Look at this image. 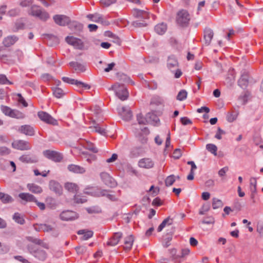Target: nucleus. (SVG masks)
Here are the masks:
<instances>
[{"mask_svg":"<svg viewBox=\"0 0 263 263\" xmlns=\"http://www.w3.org/2000/svg\"><path fill=\"white\" fill-rule=\"evenodd\" d=\"M20 13V10L18 8H14L10 10L8 12V14L10 16H15Z\"/></svg>","mask_w":263,"mask_h":263,"instance_id":"48","label":"nucleus"},{"mask_svg":"<svg viewBox=\"0 0 263 263\" xmlns=\"http://www.w3.org/2000/svg\"><path fill=\"white\" fill-rule=\"evenodd\" d=\"M214 33L212 30L210 28H206L204 31V39L205 44L206 45H210L213 37Z\"/></svg>","mask_w":263,"mask_h":263,"instance_id":"22","label":"nucleus"},{"mask_svg":"<svg viewBox=\"0 0 263 263\" xmlns=\"http://www.w3.org/2000/svg\"><path fill=\"white\" fill-rule=\"evenodd\" d=\"M85 193L87 194H90L91 195L95 197L105 196L110 200H112L114 197V196L109 193L108 191L100 189H94L90 192H85Z\"/></svg>","mask_w":263,"mask_h":263,"instance_id":"7","label":"nucleus"},{"mask_svg":"<svg viewBox=\"0 0 263 263\" xmlns=\"http://www.w3.org/2000/svg\"><path fill=\"white\" fill-rule=\"evenodd\" d=\"M1 109L5 115L11 118L22 119L25 117L23 112L17 109H13L7 106L1 105Z\"/></svg>","mask_w":263,"mask_h":263,"instance_id":"1","label":"nucleus"},{"mask_svg":"<svg viewBox=\"0 0 263 263\" xmlns=\"http://www.w3.org/2000/svg\"><path fill=\"white\" fill-rule=\"evenodd\" d=\"M118 158V155L116 154H113L111 157L106 160L107 163H111L116 161Z\"/></svg>","mask_w":263,"mask_h":263,"instance_id":"62","label":"nucleus"},{"mask_svg":"<svg viewBox=\"0 0 263 263\" xmlns=\"http://www.w3.org/2000/svg\"><path fill=\"white\" fill-rule=\"evenodd\" d=\"M17 96L18 97V102L22 104L24 107H27L28 106V104L24 99V98L22 97L21 94L17 93Z\"/></svg>","mask_w":263,"mask_h":263,"instance_id":"50","label":"nucleus"},{"mask_svg":"<svg viewBox=\"0 0 263 263\" xmlns=\"http://www.w3.org/2000/svg\"><path fill=\"white\" fill-rule=\"evenodd\" d=\"M223 203L222 201L216 198H213L212 199V208L213 209H217L222 207Z\"/></svg>","mask_w":263,"mask_h":263,"instance_id":"33","label":"nucleus"},{"mask_svg":"<svg viewBox=\"0 0 263 263\" xmlns=\"http://www.w3.org/2000/svg\"><path fill=\"white\" fill-rule=\"evenodd\" d=\"M70 66L74 68L76 70L83 71L84 68L83 65L76 62H71L69 63Z\"/></svg>","mask_w":263,"mask_h":263,"instance_id":"40","label":"nucleus"},{"mask_svg":"<svg viewBox=\"0 0 263 263\" xmlns=\"http://www.w3.org/2000/svg\"><path fill=\"white\" fill-rule=\"evenodd\" d=\"M167 137L165 143V148L164 152L167 153L168 151L171 147V134L170 130L167 129L166 131Z\"/></svg>","mask_w":263,"mask_h":263,"instance_id":"32","label":"nucleus"},{"mask_svg":"<svg viewBox=\"0 0 263 263\" xmlns=\"http://www.w3.org/2000/svg\"><path fill=\"white\" fill-rule=\"evenodd\" d=\"M2 201L4 203H7L13 201V199L11 196L8 194L4 193V196L2 198Z\"/></svg>","mask_w":263,"mask_h":263,"instance_id":"45","label":"nucleus"},{"mask_svg":"<svg viewBox=\"0 0 263 263\" xmlns=\"http://www.w3.org/2000/svg\"><path fill=\"white\" fill-rule=\"evenodd\" d=\"M29 14L32 16L37 17L43 21H46L49 18V14L48 12L41 10L39 6L36 5L31 6Z\"/></svg>","mask_w":263,"mask_h":263,"instance_id":"3","label":"nucleus"},{"mask_svg":"<svg viewBox=\"0 0 263 263\" xmlns=\"http://www.w3.org/2000/svg\"><path fill=\"white\" fill-rule=\"evenodd\" d=\"M18 132L26 136H32L34 135L35 131L32 126L30 125H24L21 126Z\"/></svg>","mask_w":263,"mask_h":263,"instance_id":"15","label":"nucleus"},{"mask_svg":"<svg viewBox=\"0 0 263 263\" xmlns=\"http://www.w3.org/2000/svg\"><path fill=\"white\" fill-rule=\"evenodd\" d=\"M14 258L15 259H16V260H18V261H21V262H22L23 263H31L28 260L24 258L22 256H15L14 257Z\"/></svg>","mask_w":263,"mask_h":263,"instance_id":"58","label":"nucleus"},{"mask_svg":"<svg viewBox=\"0 0 263 263\" xmlns=\"http://www.w3.org/2000/svg\"><path fill=\"white\" fill-rule=\"evenodd\" d=\"M176 180V176L174 175L168 176L165 181V185L166 186H171L173 184Z\"/></svg>","mask_w":263,"mask_h":263,"instance_id":"42","label":"nucleus"},{"mask_svg":"<svg viewBox=\"0 0 263 263\" xmlns=\"http://www.w3.org/2000/svg\"><path fill=\"white\" fill-rule=\"evenodd\" d=\"M49 189L58 195H61L62 193V187L61 185L55 181H50Z\"/></svg>","mask_w":263,"mask_h":263,"instance_id":"21","label":"nucleus"},{"mask_svg":"<svg viewBox=\"0 0 263 263\" xmlns=\"http://www.w3.org/2000/svg\"><path fill=\"white\" fill-rule=\"evenodd\" d=\"M24 24L22 23H15L14 28H13L14 31H17L19 29L23 28Z\"/></svg>","mask_w":263,"mask_h":263,"instance_id":"63","label":"nucleus"},{"mask_svg":"<svg viewBox=\"0 0 263 263\" xmlns=\"http://www.w3.org/2000/svg\"><path fill=\"white\" fill-rule=\"evenodd\" d=\"M110 89L114 90L116 96L122 101L126 100L128 97L127 90L123 85L116 84L111 86Z\"/></svg>","mask_w":263,"mask_h":263,"instance_id":"2","label":"nucleus"},{"mask_svg":"<svg viewBox=\"0 0 263 263\" xmlns=\"http://www.w3.org/2000/svg\"><path fill=\"white\" fill-rule=\"evenodd\" d=\"M187 95V91L184 89H182L180 90L178 93L177 96V99L180 101H183L186 98Z\"/></svg>","mask_w":263,"mask_h":263,"instance_id":"41","label":"nucleus"},{"mask_svg":"<svg viewBox=\"0 0 263 263\" xmlns=\"http://www.w3.org/2000/svg\"><path fill=\"white\" fill-rule=\"evenodd\" d=\"M180 121L183 125H187L189 124H192V121L187 117H182L180 119Z\"/></svg>","mask_w":263,"mask_h":263,"instance_id":"52","label":"nucleus"},{"mask_svg":"<svg viewBox=\"0 0 263 263\" xmlns=\"http://www.w3.org/2000/svg\"><path fill=\"white\" fill-rule=\"evenodd\" d=\"M13 218L16 222L19 224H23L24 223V219L18 213H15L13 215Z\"/></svg>","mask_w":263,"mask_h":263,"instance_id":"38","label":"nucleus"},{"mask_svg":"<svg viewBox=\"0 0 263 263\" xmlns=\"http://www.w3.org/2000/svg\"><path fill=\"white\" fill-rule=\"evenodd\" d=\"M76 251H77V253L79 254H82L86 252V247L84 246H79L75 248Z\"/></svg>","mask_w":263,"mask_h":263,"instance_id":"51","label":"nucleus"},{"mask_svg":"<svg viewBox=\"0 0 263 263\" xmlns=\"http://www.w3.org/2000/svg\"><path fill=\"white\" fill-rule=\"evenodd\" d=\"M238 115V113L236 111L228 112L227 115V119L228 121L232 122L237 119Z\"/></svg>","mask_w":263,"mask_h":263,"instance_id":"37","label":"nucleus"},{"mask_svg":"<svg viewBox=\"0 0 263 263\" xmlns=\"http://www.w3.org/2000/svg\"><path fill=\"white\" fill-rule=\"evenodd\" d=\"M33 3V0H20L19 5L22 7H26L30 6Z\"/></svg>","mask_w":263,"mask_h":263,"instance_id":"44","label":"nucleus"},{"mask_svg":"<svg viewBox=\"0 0 263 263\" xmlns=\"http://www.w3.org/2000/svg\"><path fill=\"white\" fill-rule=\"evenodd\" d=\"M27 187L30 192L34 194H39L43 192L42 188L40 186L34 183H28L27 185Z\"/></svg>","mask_w":263,"mask_h":263,"instance_id":"24","label":"nucleus"},{"mask_svg":"<svg viewBox=\"0 0 263 263\" xmlns=\"http://www.w3.org/2000/svg\"><path fill=\"white\" fill-rule=\"evenodd\" d=\"M133 14L134 16L138 19L139 21L147 20L149 18V13L144 10L134 9L133 10Z\"/></svg>","mask_w":263,"mask_h":263,"instance_id":"11","label":"nucleus"},{"mask_svg":"<svg viewBox=\"0 0 263 263\" xmlns=\"http://www.w3.org/2000/svg\"><path fill=\"white\" fill-rule=\"evenodd\" d=\"M10 149L5 146L0 147V155L6 156L10 153Z\"/></svg>","mask_w":263,"mask_h":263,"instance_id":"46","label":"nucleus"},{"mask_svg":"<svg viewBox=\"0 0 263 263\" xmlns=\"http://www.w3.org/2000/svg\"><path fill=\"white\" fill-rule=\"evenodd\" d=\"M167 67L172 71L175 70L178 67V62L176 58L171 55L168 57L167 60Z\"/></svg>","mask_w":263,"mask_h":263,"instance_id":"20","label":"nucleus"},{"mask_svg":"<svg viewBox=\"0 0 263 263\" xmlns=\"http://www.w3.org/2000/svg\"><path fill=\"white\" fill-rule=\"evenodd\" d=\"M12 146L14 148L21 151L29 150L31 148L28 142L22 140L14 141L12 143Z\"/></svg>","mask_w":263,"mask_h":263,"instance_id":"10","label":"nucleus"},{"mask_svg":"<svg viewBox=\"0 0 263 263\" xmlns=\"http://www.w3.org/2000/svg\"><path fill=\"white\" fill-rule=\"evenodd\" d=\"M13 83L10 81H9L6 76L4 74H0V84L4 85V84H12Z\"/></svg>","mask_w":263,"mask_h":263,"instance_id":"43","label":"nucleus"},{"mask_svg":"<svg viewBox=\"0 0 263 263\" xmlns=\"http://www.w3.org/2000/svg\"><path fill=\"white\" fill-rule=\"evenodd\" d=\"M60 218L63 220H72L78 218V215L76 212L73 211L68 210L63 211L60 214Z\"/></svg>","mask_w":263,"mask_h":263,"instance_id":"14","label":"nucleus"},{"mask_svg":"<svg viewBox=\"0 0 263 263\" xmlns=\"http://www.w3.org/2000/svg\"><path fill=\"white\" fill-rule=\"evenodd\" d=\"M173 157L175 159H179L181 157L182 155L181 151L180 149L177 148L176 149L173 153Z\"/></svg>","mask_w":263,"mask_h":263,"instance_id":"55","label":"nucleus"},{"mask_svg":"<svg viewBox=\"0 0 263 263\" xmlns=\"http://www.w3.org/2000/svg\"><path fill=\"white\" fill-rule=\"evenodd\" d=\"M43 153L46 157L55 162H60L63 158L61 154L55 151L46 150Z\"/></svg>","mask_w":263,"mask_h":263,"instance_id":"12","label":"nucleus"},{"mask_svg":"<svg viewBox=\"0 0 263 263\" xmlns=\"http://www.w3.org/2000/svg\"><path fill=\"white\" fill-rule=\"evenodd\" d=\"M78 234L83 235L81 239L83 240H86L93 236V232L91 231H85L81 230L78 232Z\"/></svg>","mask_w":263,"mask_h":263,"instance_id":"29","label":"nucleus"},{"mask_svg":"<svg viewBox=\"0 0 263 263\" xmlns=\"http://www.w3.org/2000/svg\"><path fill=\"white\" fill-rule=\"evenodd\" d=\"M53 19L56 24L61 26H65L70 22V18L65 15L56 14L53 16Z\"/></svg>","mask_w":263,"mask_h":263,"instance_id":"8","label":"nucleus"},{"mask_svg":"<svg viewBox=\"0 0 263 263\" xmlns=\"http://www.w3.org/2000/svg\"><path fill=\"white\" fill-rule=\"evenodd\" d=\"M115 65L116 64L114 62L108 64L107 67L104 69V71L107 72H109L110 70H112Z\"/></svg>","mask_w":263,"mask_h":263,"instance_id":"61","label":"nucleus"},{"mask_svg":"<svg viewBox=\"0 0 263 263\" xmlns=\"http://www.w3.org/2000/svg\"><path fill=\"white\" fill-rule=\"evenodd\" d=\"M41 120L47 124L55 125L58 124L57 121L53 118L49 114L44 111H39L37 113Z\"/></svg>","mask_w":263,"mask_h":263,"instance_id":"6","label":"nucleus"},{"mask_svg":"<svg viewBox=\"0 0 263 263\" xmlns=\"http://www.w3.org/2000/svg\"><path fill=\"white\" fill-rule=\"evenodd\" d=\"M190 253V250L189 249H184L181 251V254L180 255H178L176 258L179 257H184L185 256L187 255Z\"/></svg>","mask_w":263,"mask_h":263,"instance_id":"57","label":"nucleus"},{"mask_svg":"<svg viewBox=\"0 0 263 263\" xmlns=\"http://www.w3.org/2000/svg\"><path fill=\"white\" fill-rule=\"evenodd\" d=\"M166 25L164 23H161L155 26V30L159 34H163L166 30Z\"/></svg>","mask_w":263,"mask_h":263,"instance_id":"31","label":"nucleus"},{"mask_svg":"<svg viewBox=\"0 0 263 263\" xmlns=\"http://www.w3.org/2000/svg\"><path fill=\"white\" fill-rule=\"evenodd\" d=\"M238 85L242 88H246L248 84V79L245 76H241L238 81Z\"/></svg>","mask_w":263,"mask_h":263,"instance_id":"36","label":"nucleus"},{"mask_svg":"<svg viewBox=\"0 0 263 263\" xmlns=\"http://www.w3.org/2000/svg\"><path fill=\"white\" fill-rule=\"evenodd\" d=\"M122 235H123L121 232L115 233L111 238L108 241L107 244L111 246L117 245L122 237Z\"/></svg>","mask_w":263,"mask_h":263,"instance_id":"19","label":"nucleus"},{"mask_svg":"<svg viewBox=\"0 0 263 263\" xmlns=\"http://www.w3.org/2000/svg\"><path fill=\"white\" fill-rule=\"evenodd\" d=\"M35 256L40 259L44 260L46 258V253L44 251H41L36 253Z\"/></svg>","mask_w":263,"mask_h":263,"instance_id":"53","label":"nucleus"},{"mask_svg":"<svg viewBox=\"0 0 263 263\" xmlns=\"http://www.w3.org/2000/svg\"><path fill=\"white\" fill-rule=\"evenodd\" d=\"M190 20V15L187 11L181 10L178 12L176 20L179 25H185L189 23Z\"/></svg>","mask_w":263,"mask_h":263,"instance_id":"5","label":"nucleus"},{"mask_svg":"<svg viewBox=\"0 0 263 263\" xmlns=\"http://www.w3.org/2000/svg\"><path fill=\"white\" fill-rule=\"evenodd\" d=\"M68 169L69 171L74 173L83 174L85 172L84 168L74 164L69 165Z\"/></svg>","mask_w":263,"mask_h":263,"instance_id":"26","label":"nucleus"},{"mask_svg":"<svg viewBox=\"0 0 263 263\" xmlns=\"http://www.w3.org/2000/svg\"><path fill=\"white\" fill-rule=\"evenodd\" d=\"M119 114L124 120H130L132 117L130 110L126 107H121L118 109Z\"/></svg>","mask_w":263,"mask_h":263,"instance_id":"16","label":"nucleus"},{"mask_svg":"<svg viewBox=\"0 0 263 263\" xmlns=\"http://www.w3.org/2000/svg\"><path fill=\"white\" fill-rule=\"evenodd\" d=\"M71 28H77L79 30H81L82 29V25L80 24V23H79L77 22H73L71 24H70V27Z\"/></svg>","mask_w":263,"mask_h":263,"instance_id":"56","label":"nucleus"},{"mask_svg":"<svg viewBox=\"0 0 263 263\" xmlns=\"http://www.w3.org/2000/svg\"><path fill=\"white\" fill-rule=\"evenodd\" d=\"M116 1V0H101L100 3L103 6L108 7L115 3Z\"/></svg>","mask_w":263,"mask_h":263,"instance_id":"49","label":"nucleus"},{"mask_svg":"<svg viewBox=\"0 0 263 263\" xmlns=\"http://www.w3.org/2000/svg\"><path fill=\"white\" fill-rule=\"evenodd\" d=\"M257 231L261 236H263V224H258L257 226Z\"/></svg>","mask_w":263,"mask_h":263,"instance_id":"64","label":"nucleus"},{"mask_svg":"<svg viewBox=\"0 0 263 263\" xmlns=\"http://www.w3.org/2000/svg\"><path fill=\"white\" fill-rule=\"evenodd\" d=\"M228 171H229L228 166H224L223 168H221L218 171V175L220 177H223L225 176L226 173L228 172Z\"/></svg>","mask_w":263,"mask_h":263,"instance_id":"47","label":"nucleus"},{"mask_svg":"<svg viewBox=\"0 0 263 263\" xmlns=\"http://www.w3.org/2000/svg\"><path fill=\"white\" fill-rule=\"evenodd\" d=\"M17 40V37L14 35L9 36L6 38L3 41V43L5 46L9 47L15 43Z\"/></svg>","mask_w":263,"mask_h":263,"instance_id":"30","label":"nucleus"},{"mask_svg":"<svg viewBox=\"0 0 263 263\" xmlns=\"http://www.w3.org/2000/svg\"><path fill=\"white\" fill-rule=\"evenodd\" d=\"M52 90L54 96L58 98H61L64 95V91L60 88L54 87L52 88Z\"/></svg>","mask_w":263,"mask_h":263,"instance_id":"35","label":"nucleus"},{"mask_svg":"<svg viewBox=\"0 0 263 263\" xmlns=\"http://www.w3.org/2000/svg\"><path fill=\"white\" fill-rule=\"evenodd\" d=\"M20 160L24 163H35L37 161V159L35 155L31 154H25L21 156Z\"/></svg>","mask_w":263,"mask_h":263,"instance_id":"18","label":"nucleus"},{"mask_svg":"<svg viewBox=\"0 0 263 263\" xmlns=\"http://www.w3.org/2000/svg\"><path fill=\"white\" fill-rule=\"evenodd\" d=\"M172 223V220L169 218H167L165 219L162 223L159 225V226L158 228V231L161 232L163 229L165 227V226L167 225H171Z\"/></svg>","mask_w":263,"mask_h":263,"instance_id":"34","label":"nucleus"},{"mask_svg":"<svg viewBox=\"0 0 263 263\" xmlns=\"http://www.w3.org/2000/svg\"><path fill=\"white\" fill-rule=\"evenodd\" d=\"M18 197L25 202L36 201V198L33 195L28 193H21L19 194Z\"/></svg>","mask_w":263,"mask_h":263,"instance_id":"25","label":"nucleus"},{"mask_svg":"<svg viewBox=\"0 0 263 263\" xmlns=\"http://www.w3.org/2000/svg\"><path fill=\"white\" fill-rule=\"evenodd\" d=\"M41 229L44 231H45V232L51 231L52 230V228L50 226H49V225H47L46 224H42L41 226Z\"/></svg>","mask_w":263,"mask_h":263,"instance_id":"59","label":"nucleus"},{"mask_svg":"<svg viewBox=\"0 0 263 263\" xmlns=\"http://www.w3.org/2000/svg\"><path fill=\"white\" fill-rule=\"evenodd\" d=\"M65 41L68 44L73 46L75 48L82 49L83 48V43L79 39L72 36H68L66 37Z\"/></svg>","mask_w":263,"mask_h":263,"instance_id":"9","label":"nucleus"},{"mask_svg":"<svg viewBox=\"0 0 263 263\" xmlns=\"http://www.w3.org/2000/svg\"><path fill=\"white\" fill-rule=\"evenodd\" d=\"M62 80L65 83L74 85L77 87V90L80 93L82 92L83 89H89L90 88V86L86 83L68 77H62Z\"/></svg>","mask_w":263,"mask_h":263,"instance_id":"4","label":"nucleus"},{"mask_svg":"<svg viewBox=\"0 0 263 263\" xmlns=\"http://www.w3.org/2000/svg\"><path fill=\"white\" fill-rule=\"evenodd\" d=\"M134 241V236L132 235H129L126 237L124 240V249L125 250H130L133 246Z\"/></svg>","mask_w":263,"mask_h":263,"instance_id":"23","label":"nucleus"},{"mask_svg":"<svg viewBox=\"0 0 263 263\" xmlns=\"http://www.w3.org/2000/svg\"><path fill=\"white\" fill-rule=\"evenodd\" d=\"M65 188L68 191L71 193H76L79 190V186L76 183L67 182L65 184Z\"/></svg>","mask_w":263,"mask_h":263,"instance_id":"27","label":"nucleus"},{"mask_svg":"<svg viewBox=\"0 0 263 263\" xmlns=\"http://www.w3.org/2000/svg\"><path fill=\"white\" fill-rule=\"evenodd\" d=\"M206 149L215 156L217 155V147L213 144H208L206 145Z\"/></svg>","mask_w":263,"mask_h":263,"instance_id":"39","label":"nucleus"},{"mask_svg":"<svg viewBox=\"0 0 263 263\" xmlns=\"http://www.w3.org/2000/svg\"><path fill=\"white\" fill-rule=\"evenodd\" d=\"M154 161L149 158H144L140 159L138 162V166L141 168L150 169L154 166Z\"/></svg>","mask_w":263,"mask_h":263,"instance_id":"13","label":"nucleus"},{"mask_svg":"<svg viewBox=\"0 0 263 263\" xmlns=\"http://www.w3.org/2000/svg\"><path fill=\"white\" fill-rule=\"evenodd\" d=\"M197 111L198 113H202L203 112H205L206 113H208L210 112V109L208 107L203 106L200 108H198Z\"/></svg>","mask_w":263,"mask_h":263,"instance_id":"60","label":"nucleus"},{"mask_svg":"<svg viewBox=\"0 0 263 263\" xmlns=\"http://www.w3.org/2000/svg\"><path fill=\"white\" fill-rule=\"evenodd\" d=\"M225 134V132L222 130L220 127L218 128L217 132L215 136V137L217 139H221L222 138V135H223Z\"/></svg>","mask_w":263,"mask_h":263,"instance_id":"54","label":"nucleus"},{"mask_svg":"<svg viewBox=\"0 0 263 263\" xmlns=\"http://www.w3.org/2000/svg\"><path fill=\"white\" fill-rule=\"evenodd\" d=\"M151 118H153V121L155 122H157V121H159V119L156 116L151 114H148L146 115V119L143 118L141 115H139L137 116V120L138 123L140 124H146L151 122V121L149 119Z\"/></svg>","mask_w":263,"mask_h":263,"instance_id":"17","label":"nucleus"},{"mask_svg":"<svg viewBox=\"0 0 263 263\" xmlns=\"http://www.w3.org/2000/svg\"><path fill=\"white\" fill-rule=\"evenodd\" d=\"M87 17L91 21L101 23L102 24L103 23V18L99 14L96 13L93 14H88L87 15Z\"/></svg>","mask_w":263,"mask_h":263,"instance_id":"28","label":"nucleus"}]
</instances>
